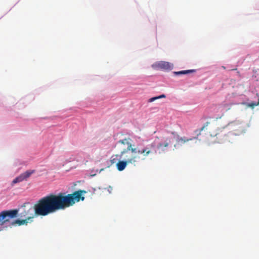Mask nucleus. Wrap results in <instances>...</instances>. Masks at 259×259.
I'll return each instance as SVG.
<instances>
[{"label": "nucleus", "instance_id": "f257e3e1", "mask_svg": "<svg viewBox=\"0 0 259 259\" xmlns=\"http://www.w3.org/2000/svg\"><path fill=\"white\" fill-rule=\"evenodd\" d=\"M85 193L84 190H78L67 195L64 193H59L57 195L50 194L40 199L33 208L29 207L24 208L23 211L21 213V217L25 218V219L17 220L12 222V225L21 226L27 224L32 222L35 215L46 216L58 210L65 209L80 200H84V197L82 194Z\"/></svg>", "mask_w": 259, "mask_h": 259}, {"label": "nucleus", "instance_id": "f03ea898", "mask_svg": "<svg viewBox=\"0 0 259 259\" xmlns=\"http://www.w3.org/2000/svg\"><path fill=\"white\" fill-rule=\"evenodd\" d=\"M130 138H127L118 142L119 144L127 146V148L124 149L120 153V158H123L124 160H119L116 163V168L119 171L123 170L129 164L136 166L140 160V157L138 154H142L144 157H146L152 153V151L148 147L142 149L133 147Z\"/></svg>", "mask_w": 259, "mask_h": 259}, {"label": "nucleus", "instance_id": "7ed1b4c3", "mask_svg": "<svg viewBox=\"0 0 259 259\" xmlns=\"http://www.w3.org/2000/svg\"><path fill=\"white\" fill-rule=\"evenodd\" d=\"M241 123L238 121L229 122L224 127H219L217 129H210L209 131V135L212 138H215L214 142L223 143L230 141L228 134L229 131L233 130L234 131H239L241 129Z\"/></svg>", "mask_w": 259, "mask_h": 259}, {"label": "nucleus", "instance_id": "20e7f679", "mask_svg": "<svg viewBox=\"0 0 259 259\" xmlns=\"http://www.w3.org/2000/svg\"><path fill=\"white\" fill-rule=\"evenodd\" d=\"M17 209L4 210L0 213V225L2 226L11 219L16 218L18 214Z\"/></svg>", "mask_w": 259, "mask_h": 259}, {"label": "nucleus", "instance_id": "39448f33", "mask_svg": "<svg viewBox=\"0 0 259 259\" xmlns=\"http://www.w3.org/2000/svg\"><path fill=\"white\" fill-rule=\"evenodd\" d=\"M237 103L230 102L227 103L226 101L223 102L221 104L215 105L213 106V110L215 113H223L225 111H228L231 109L233 105H237Z\"/></svg>", "mask_w": 259, "mask_h": 259}, {"label": "nucleus", "instance_id": "423d86ee", "mask_svg": "<svg viewBox=\"0 0 259 259\" xmlns=\"http://www.w3.org/2000/svg\"><path fill=\"white\" fill-rule=\"evenodd\" d=\"M34 170H30L26 171L25 172L21 174L20 176L13 180L12 183V185L21 182L24 180H27V179L29 178L32 174L34 173Z\"/></svg>", "mask_w": 259, "mask_h": 259}, {"label": "nucleus", "instance_id": "0eeeda50", "mask_svg": "<svg viewBox=\"0 0 259 259\" xmlns=\"http://www.w3.org/2000/svg\"><path fill=\"white\" fill-rule=\"evenodd\" d=\"M195 141V143H196L197 138L196 137H193L192 138H187L185 137H178L176 140V144L175 145V147L176 148L177 146H181L190 141Z\"/></svg>", "mask_w": 259, "mask_h": 259}, {"label": "nucleus", "instance_id": "6e6552de", "mask_svg": "<svg viewBox=\"0 0 259 259\" xmlns=\"http://www.w3.org/2000/svg\"><path fill=\"white\" fill-rule=\"evenodd\" d=\"M155 66L159 69L169 70L172 69L173 65L168 62L159 61L155 64Z\"/></svg>", "mask_w": 259, "mask_h": 259}, {"label": "nucleus", "instance_id": "1a4fd4ad", "mask_svg": "<svg viewBox=\"0 0 259 259\" xmlns=\"http://www.w3.org/2000/svg\"><path fill=\"white\" fill-rule=\"evenodd\" d=\"M171 139L172 138L170 137L166 138L163 143H159L157 145V148L158 149H161L162 150H164V147H167L169 145L171 144Z\"/></svg>", "mask_w": 259, "mask_h": 259}, {"label": "nucleus", "instance_id": "9d476101", "mask_svg": "<svg viewBox=\"0 0 259 259\" xmlns=\"http://www.w3.org/2000/svg\"><path fill=\"white\" fill-rule=\"evenodd\" d=\"M118 157H120V154H115L111 156L110 158V162L111 164L117 163L118 161Z\"/></svg>", "mask_w": 259, "mask_h": 259}, {"label": "nucleus", "instance_id": "9b49d317", "mask_svg": "<svg viewBox=\"0 0 259 259\" xmlns=\"http://www.w3.org/2000/svg\"><path fill=\"white\" fill-rule=\"evenodd\" d=\"M195 72V70H183V71H180L178 72H175V74L177 75H180V74H185L189 73L194 72Z\"/></svg>", "mask_w": 259, "mask_h": 259}, {"label": "nucleus", "instance_id": "f8f14e48", "mask_svg": "<svg viewBox=\"0 0 259 259\" xmlns=\"http://www.w3.org/2000/svg\"><path fill=\"white\" fill-rule=\"evenodd\" d=\"M166 97H165V95H164V94H162V95H161L159 96H157V97H153V98H150L148 100V102H152L154 101H155L156 100H157V99H161V98H165Z\"/></svg>", "mask_w": 259, "mask_h": 259}, {"label": "nucleus", "instance_id": "ddd939ff", "mask_svg": "<svg viewBox=\"0 0 259 259\" xmlns=\"http://www.w3.org/2000/svg\"><path fill=\"white\" fill-rule=\"evenodd\" d=\"M258 105H259V99L257 102H252V103H247L246 104V106L248 107H250L252 109H253L255 106H257Z\"/></svg>", "mask_w": 259, "mask_h": 259}, {"label": "nucleus", "instance_id": "4468645a", "mask_svg": "<svg viewBox=\"0 0 259 259\" xmlns=\"http://www.w3.org/2000/svg\"><path fill=\"white\" fill-rule=\"evenodd\" d=\"M210 124L209 122H206L203 126L200 128V132L203 131H204L205 130H207V126Z\"/></svg>", "mask_w": 259, "mask_h": 259}, {"label": "nucleus", "instance_id": "2eb2a0df", "mask_svg": "<svg viewBox=\"0 0 259 259\" xmlns=\"http://www.w3.org/2000/svg\"><path fill=\"white\" fill-rule=\"evenodd\" d=\"M1 230H1V229H0V231H1Z\"/></svg>", "mask_w": 259, "mask_h": 259}]
</instances>
